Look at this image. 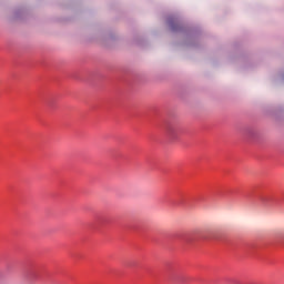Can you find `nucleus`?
<instances>
[{"label": "nucleus", "instance_id": "1", "mask_svg": "<svg viewBox=\"0 0 284 284\" xmlns=\"http://www.w3.org/2000/svg\"><path fill=\"white\" fill-rule=\"evenodd\" d=\"M180 129L176 125H170L166 130V134L171 138V139H176V136L179 135Z\"/></svg>", "mask_w": 284, "mask_h": 284}, {"label": "nucleus", "instance_id": "2", "mask_svg": "<svg viewBox=\"0 0 284 284\" xmlns=\"http://www.w3.org/2000/svg\"><path fill=\"white\" fill-rule=\"evenodd\" d=\"M280 239H284V234L280 235Z\"/></svg>", "mask_w": 284, "mask_h": 284}]
</instances>
